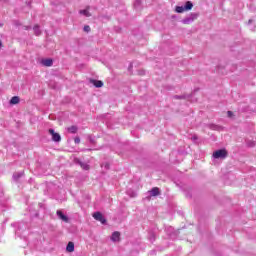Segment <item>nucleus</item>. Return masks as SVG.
<instances>
[{"label":"nucleus","instance_id":"1","mask_svg":"<svg viewBox=\"0 0 256 256\" xmlns=\"http://www.w3.org/2000/svg\"><path fill=\"white\" fill-rule=\"evenodd\" d=\"M198 17L199 13H191L189 16L182 20V23L184 25H190V23H193V21H195Z\"/></svg>","mask_w":256,"mask_h":256},{"label":"nucleus","instance_id":"2","mask_svg":"<svg viewBox=\"0 0 256 256\" xmlns=\"http://www.w3.org/2000/svg\"><path fill=\"white\" fill-rule=\"evenodd\" d=\"M214 159H225L227 157V150L220 149L213 153Z\"/></svg>","mask_w":256,"mask_h":256},{"label":"nucleus","instance_id":"3","mask_svg":"<svg viewBox=\"0 0 256 256\" xmlns=\"http://www.w3.org/2000/svg\"><path fill=\"white\" fill-rule=\"evenodd\" d=\"M93 218L96 221H100V223H102V225H105V223H107V220L105 219V217H103V214H101V212H95L93 214Z\"/></svg>","mask_w":256,"mask_h":256},{"label":"nucleus","instance_id":"4","mask_svg":"<svg viewBox=\"0 0 256 256\" xmlns=\"http://www.w3.org/2000/svg\"><path fill=\"white\" fill-rule=\"evenodd\" d=\"M50 135H52V141H55L56 143H59L61 141V135L59 133H56L55 130L49 129Z\"/></svg>","mask_w":256,"mask_h":256},{"label":"nucleus","instance_id":"5","mask_svg":"<svg viewBox=\"0 0 256 256\" xmlns=\"http://www.w3.org/2000/svg\"><path fill=\"white\" fill-rule=\"evenodd\" d=\"M41 63H42V65H43L44 67H52V66H53V59H51V58H46V59H43V60L41 61Z\"/></svg>","mask_w":256,"mask_h":256},{"label":"nucleus","instance_id":"6","mask_svg":"<svg viewBox=\"0 0 256 256\" xmlns=\"http://www.w3.org/2000/svg\"><path fill=\"white\" fill-rule=\"evenodd\" d=\"M56 213H57V216L59 217V219L64 221V223H68L69 222V218L67 216H65V214H63V212L61 210H57Z\"/></svg>","mask_w":256,"mask_h":256},{"label":"nucleus","instance_id":"7","mask_svg":"<svg viewBox=\"0 0 256 256\" xmlns=\"http://www.w3.org/2000/svg\"><path fill=\"white\" fill-rule=\"evenodd\" d=\"M90 83L92 85H95L97 88L103 87V81H101V80L90 79Z\"/></svg>","mask_w":256,"mask_h":256},{"label":"nucleus","instance_id":"8","mask_svg":"<svg viewBox=\"0 0 256 256\" xmlns=\"http://www.w3.org/2000/svg\"><path fill=\"white\" fill-rule=\"evenodd\" d=\"M121 237V233L119 232H114L111 236V241H113L114 243H116L117 241H119Z\"/></svg>","mask_w":256,"mask_h":256},{"label":"nucleus","instance_id":"9","mask_svg":"<svg viewBox=\"0 0 256 256\" xmlns=\"http://www.w3.org/2000/svg\"><path fill=\"white\" fill-rule=\"evenodd\" d=\"M66 251H68V253H73L75 251V244L73 242H69L67 244Z\"/></svg>","mask_w":256,"mask_h":256},{"label":"nucleus","instance_id":"10","mask_svg":"<svg viewBox=\"0 0 256 256\" xmlns=\"http://www.w3.org/2000/svg\"><path fill=\"white\" fill-rule=\"evenodd\" d=\"M80 15H84V17H91V12H89V7L84 10L79 11Z\"/></svg>","mask_w":256,"mask_h":256},{"label":"nucleus","instance_id":"11","mask_svg":"<svg viewBox=\"0 0 256 256\" xmlns=\"http://www.w3.org/2000/svg\"><path fill=\"white\" fill-rule=\"evenodd\" d=\"M25 175L24 172H16L13 174V179L14 181H17L18 179H21V177H23Z\"/></svg>","mask_w":256,"mask_h":256},{"label":"nucleus","instance_id":"12","mask_svg":"<svg viewBox=\"0 0 256 256\" xmlns=\"http://www.w3.org/2000/svg\"><path fill=\"white\" fill-rule=\"evenodd\" d=\"M185 11H191L193 9V3L191 1H187L184 6Z\"/></svg>","mask_w":256,"mask_h":256},{"label":"nucleus","instance_id":"13","mask_svg":"<svg viewBox=\"0 0 256 256\" xmlns=\"http://www.w3.org/2000/svg\"><path fill=\"white\" fill-rule=\"evenodd\" d=\"M19 101H20V99L18 96H13L10 100V105H17V104H19Z\"/></svg>","mask_w":256,"mask_h":256},{"label":"nucleus","instance_id":"14","mask_svg":"<svg viewBox=\"0 0 256 256\" xmlns=\"http://www.w3.org/2000/svg\"><path fill=\"white\" fill-rule=\"evenodd\" d=\"M159 188H157V187H154V188H152V190L150 191V195L152 196V197H157V195H159Z\"/></svg>","mask_w":256,"mask_h":256},{"label":"nucleus","instance_id":"15","mask_svg":"<svg viewBox=\"0 0 256 256\" xmlns=\"http://www.w3.org/2000/svg\"><path fill=\"white\" fill-rule=\"evenodd\" d=\"M79 165L82 169H84V171H89V169H90L89 164H87L85 162H79Z\"/></svg>","mask_w":256,"mask_h":256},{"label":"nucleus","instance_id":"16","mask_svg":"<svg viewBox=\"0 0 256 256\" xmlns=\"http://www.w3.org/2000/svg\"><path fill=\"white\" fill-rule=\"evenodd\" d=\"M176 13H184L185 10V6H176L175 8Z\"/></svg>","mask_w":256,"mask_h":256},{"label":"nucleus","instance_id":"17","mask_svg":"<svg viewBox=\"0 0 256 256\" xmlns=\"http://www.w3.org/2000/svg\"><path fill=\"white\" fill-rule=\"evenodd\" d=\"M33 31H34L35 35H41V29L39 28V25H35L33 27Z\"/></svg>","mask_w":256,"mask_h":256},{"label":"nucleus","instance_id":"18","mask_svg":"<svg viewBox=\"0 0 256 256\" xmlns=\"http://www.w3.org/2000/svg\"><path fill=\"white\" fill-rule=\"evenodd\" d=\"M77 130H78L77 126H70L68 128L69 133H73V134L77 133Z\"/></svg>","mask_w":256,"mask_h":256},{"label":"nucleus","instance_id":"19","mask_svg":"<svg viewBox=\"0 0 256 256\" xmlns=\"http://www.w3.org/2000/svg\"><path fill=\"white\" fill-rule=\"evenodd\" d=\"M134 7H135L136 9H139V7H141V0H136V1L134 2Z\"/></svg>","mask_w":256,"mask_h":256},{"label":"nucleus","instance_id":"20","mask_svg":"<svg viewBox=\"0 0 256 256\" xmlns=\"http://www.w3.org/2000/svg\"><path fill=\"white\" fill-rule=\"evenodd\" d=\"M74 143H76V145H79V143H81V139L79 137H76L74 139Z\"/></svg>","mask_w":256,"mask_h":256},{"label":"nucleus","instance_id":"21","mask_svg":"<svg viewBox=\"0 0 256 256\" xmlns=\"http://www.w3.org/2000/svg\"><path fill=\"white\" fill-rule=\"evenodd\" d=\"M84 31H85L86 33H89V31H91V27H89V26H84Z\"/></svg>","mask_w":256,"mask_h":256},{"label":"nucleus","instance_id":"22","mask_svg":"<svg viewBox=\"0 0 256 256\" xmlns=\"http://www.w3.org/2000/svg\"><path fill=\"white\" fill-rule=\"evenodd\" d=\"M185 98H186V97L183 96V95H182V96H179V95H176V96H175V99H185Z\"/></svg>","mask_w":256,"mask_h":256},{"label":"nucleus","instance_id":"23","mask_svg":"<svg viewBox=\"0 0 256 256\" xmlns=\"http://www.w3.org/2000/svg\"><path fill=\"white\" fill-rule=\"evenodd\" d=\"M213 129H216L217 131H220L221 127L220 126H214Z\"/></svg>","mask_w":256,"mask_h":256},{"label":"nucleus","instance_id":"24","mask_svg":"<svg viewBox=\"0 0 256 256\" xmlns=\"http://www.w3.org/2000/svg\"><path fill=\"white\" fill-rule=\"evenodd\" d=\"M233 116V112L228 111V117H232Z\"/></svg>","mask_w":256,"mask_h":256},{"label":"nucleus","instance_id":"25","mask_svg":"<svg viewBox=\"0 0 256 256\" xmlns=\"http://www.w3.org/2000/svg\"><path fill=\"white\" fill-rule=\"evenodd\" d=\"M253 20H249L248 23H252Z\"/></svg>","mask_w":256,"mask_h":256},{"label":"nucleus","instance_id":"26","mask_svg":"<svg viewBox=\"0 0 256 256\" xmlns=\"http://www.w3.org/2000/svg\"><path fill=\"white\" fill-rule=\"evenodd\" d=\"M193 139H197V136H194Z\"/></svg>","mask_w":256,"mask_h":256}]
</instances>
